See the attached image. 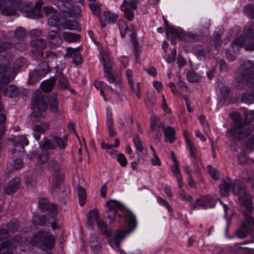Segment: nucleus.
I'll list each match as a JSON object with an SVG mask.
<instances>
[{"instance_id": "obj_55", "label": "nucleus", "mask_w": 254, "mask_h": 254, "mask_svg": "<svg viewBox=\"0 0 254 254\" xmlns=\"http://www.w3.org/2000/svg\"><path fill=\"white\" fill-rule=\"evenodd\" d=\"M208 172L211 177L215 180H218L219 178V174L216 169L212 168L211 166H208Z\"/></svg>"}, {"instance_id": "obj_63", "label": "nucleus", "mask_w": 254, "mask_h": 254, "mask_svg": "<svg viewBox=\"0 0 254 254\" xmlns=\"http://www.w3.org/2000/svg\"><path fill=\"white\" fill-rule=\"evenodd\" d=\"M179 194L182 200H188L190 202V204L191 202H193L192 201V197L190 194L186 193L184 190H182L180 192Z\"/></svg>"}, {"instance_id": "obj_57", "label": "nucleus", "mask_w": 254, "mask_h": 254, "mask_svg": "<svg viewBox=\"0 0 254 254\" xmlns=\"http://www.w3.org/2000/svg\"><path fill=\"white\" fill-rule=\"evenodd\" d=\"M12 47L17 50L23 51L26 49L27 45L23 42H19L14 44L13 45H12Z\"/></svg>"}, {"instance_id": "obj_50", "label": "nucleus", "mask_w": 254, "mask_h": 254, "mask_svg": "<svg viewBox=\"0 0 254 254\" xmlns=\"http://www.w3.org/2000/svg\"><path fill=\"white\" fill-rule=\"evenodd\" d=\"M157 202L162 206H164L166 207L168 211L170 212L172 211V208L170 206L168 202L166 201L165 199H164L163 198H162L160 196H156V197Z\"/></svg>"}, {"instance_id": "obj_6", "label": "nucleus", "mask_w": 254, "mask_h": 254, "mask_svg": "<svg viewBox=\"0 0 254 254\" xmlns=\"http://www.w3.org/2000/svg\"><path fill=\"white\" fill-rule=\"evenodd\" d=\"M12 3L15 4L18 10L23 12L25 16L31 19L41 18L43 16V13L41 8L43 4L41 0L38 1L34 5L27 1H23L22 0H10Z\"/></svg>"}, {"instance_id": "obj_19", "label": "nucleus", "mask_w": 254, "mask_h": 254, "mask_svg": "<svg viewBox=\"0 0 254 254\" xmlns=\"http://www.w3.org/2000/svg\"><path fill=\"white\" fill-rule=\"evenodd\" d=\"M20 183V179L19 177L12 179L5 188L6 193L10 194L16 192L19 188Z\"/></svg>"}, {"instance_id": "obj_35", "label": "nucleus", "mask_w": 254, "mask_h": 254, "mask_svg": "<svg viewBox=\"0 0 254 254\" xmlns=\"http://www.w3.org/2000/svg\"><path fill=\"white\" fill-rule=\"evenodd\" d=\"M62 26L64 29L71 30H78V23L75 21H66L62 24Z\"/></svg>"}, {"instance_id": "obj_4", "label": "nucleus", "mask_w": 254, "mask_h": 254, "mask_svg": "<svg viewBox=\"0 0 254 254\" xmlns=\"http://www.w3.org/2000/svg\"><path fill=\"white\" fill-rule=\"evenodd\" d=\"M50 138L44 137L43 143L40 145L41 152L37 157V162L39 164H43L49 159L50 153L48 150H53L58 148L61 151H64L67 146V135L61 136L55 132H52L50 133Z\"/></svg>"}, {"instance_id": "obj_7", "label": "nucleus", "mask_w": 254, "mask_h": 254, "mask_svg": "<svg viewBox=\"0 0 254 254\" xmlns=\"http://www.w3.org/2000/svg\"><path fill=\"white\" fill-rule=\"evenodd\" d=\"M31 240L34 246L39 247L43 250H51L55 245L56 236L39 231L33 235Z\"/></svg>"}, {"instance_id": "obj_1", "label": "nucleus", "mask_w": 254, "mask_h": 254, "mask_svg": "<svg viewBox=\"0 0 254 254\" xmlns=\"http://www.w3.org/2000/svg\"><path fill=\"white\" fill-rule=\"evenodd\" d=\"M108 207V217L109 223H119L122 221H126L129 230L124 231L122 229L117 230L114 237V242H110V246L114 248V246L119 249L121 242L128 234L132 232L136 227V218L133 212L127 209L121 202L110 200L106 203Z\"/></svg>"}, {"instance_id": "obj_41", "label": "nucleus", "mask_w": 254, "mask_h": 254, "mask_svg": "<svg viewBox=\"0 0 254 254\" xmlns=\"http://www.w3.org/2000/svg\"><path fill=\"white\" fill-rule=\"evenodd\" d=\"M38 207L42 211L48 210L50 207L48 200L45 198H41L39 199Z\"/></svg>"}, {"instance_id": "obj_64", "label": "nucleus", "mask_w": 254, "mask_h": 254, "mask_svg": "<svg viewBox=\"0 0 254 254\" xmlns=\"http://www.w3.org/2000/svg\"><path fill=\"white\" fill-rule=\"evenodd\" d=\"M153 157L151 159V162L153 166H160L161 161L156 153L153 154Z\"/></svg>"}, {"instance_id": "obj_49", "label": "nucleus", "mask_w": 254, "mask_h": 254, "mask_svg": "<svg viewBox=\"0 0 254 254\" xmlns=\"http://www.w3.org/2000/svg\"><path fill=\"white\" fill-rule=\"evenodd\" d=\"M133 142L134 144L135 148L139 152H142L143 150V145L142 142L140 140L138 136H136L133 139Z\"/></svg>"}, {"instance_id": "obj_14", "label": "nucleus", "mask_w": 254, "mask_h": 254, "mask_svg": "<svg viewBox=\"0 0 254 254\" xmlns=\"http://www.w3.org/2000/svg\"><path fill=\"white\" fill-rule=\"evenodd\" d=\"M14 148L12 150V154L14 155L18 152L23 153L24 152V147L29 144L28 139L24 135H17L14 138Z\"/></svg>"}, {"instance_id": "obj_53", "label": "nucleus", "mask_w": 254, "mask_h": 254, "mask_svg": "<svg viewBox=\"0 0 254 254\" xmlns=\"http://www.w3.org/2000/svg\"><path fill=\"white\" fill-rule=\"evenodd\" d=\"M25 64V59L23 57H19L17 58L13 65L14 69H20Z\"/></svg>"}, {"instance_id": "obj_8", "label": "nucleus", "mask_w": 254, "mask_h": 254, "mask_svg": "<svg viewBox=\"0 0 254 254\" xmlns=\"http://www.w3.org/2000/svg\"><path fill=\"white\" fill-rule=\"evenodd\" d=\"M100 56L102 59V64L104 67V75L107 78L110 83H114L117 85L121 82L119 77L114 75L110 71L112 68L113 64V59L109 55L108 51H99Z\"/></svg>"}, {"instance_id": "obj_9", "label": "nucleus", "mask_w": 254, "mask_h": 254, "mask_svg": "<svg viewBox=\"0 0 254 254\" xmlns=\"http://www.w3.org/2000/svg\"><path fill=\"white\" fill-rule=\"evenodd\" d=\"M235 183H233L232 181L229 178H227L222 181V184L219 186V190L221 195L223 196H228L230 192H232L234 195L239 196V199H242V195L246 194V187L245 186H238L237 190Z\"/></svg>"}, {"instance_id": "obj_12", "label": "nucleus", "mask_w": 254, "mask_h": 254, "mask_svg": "<svg viewBox=\"0 0 254 254\" xmlns=\"http://www.w3.org/2000/svg\"><path fill=\"white\" fill-rule=\"evenodd\" d=\"M169 31L176 37L186 42H195L199 40V37L196 34L185 32L176 28H170Z\"/></svg>"}, {"instance_id": "obj_21", "label": "nucleus", "mask_w": 254, "mask_h": 254, "mask_svg": "<svg viewBox=\"0 0 254 254\" xmlns=\"http://www.w3.org/2000/svg\"><path fill=\"white\" fill-rule=\"evenodd\" d=\"M165 135V141L170 143H173L176 139L175 136L176 131L175 129L170 126L165 127L163 129Z\"/></svg>"}, {"instance_id": "obj_28", "label": "nucleus", "mask_w": 254, "mask_h": 254, "mask_svg": "<svg viewBox=\"0 0 254 254\" xmlns=\"http://www.w3.org/2000/svg\"><path fill=\"white\" fill-rule=\"evenodd\" d=\"M246 42V38L244 36L242 35L236 38L234 40L233 43H232V47L234 51L235 49L237 51H239L241 47L244 45Z\"/></svg>"}, {"instance_id": "obj_39", "label": "nucleus", "mask_w": 254, "mask_h": 254, "mask_svg": "<svg viewBox=\"0 0 254 254\" xmlns=\"http://www.w3.org/2000/svg\"><path fill=\"white\" fill-rule=\"evenodd\" d=\"M15 37L18 40L23 39L26 36V30L23 27L17 28L14 31Z\"/></svg>"}, {"instance_id": "obj_3", "label": "nucleus", "mask_w": 254, "mask_h": 254, "mask_svg": "<svg viewBox=\"0 0 254 254\" xmlns=\"http://www.w3.org/2000/svg\"><path fill=\"white\" fill-rule=\"evenodd\" d=\"M235 77L238 83H247L250 91L245 92L242 100L247 104H251L254 100V63L247 61L235 72Z\"/></svg>"}, {"instance_id": "obj_13", "label": "nucleus", "mask_w": 254, "mask_h": 254, "mask_svg": "<svg viewBox=\"0 0 254 254\" xmlns=\"http://www.w3.org/2000/svg\"><path fill=\"white\" fill-rule=\"evenodd\" d=\"M56 215L54 213H50L46 214L41 217L34 216L33 217V223L35 225L43 226L48 221L51 224V227L55 230L57 228V225L55 223Z\"/></svg>"}, {"instance_id": "obj_36", "label": "nucleus", "mask_w": 254, "mask_h": 254, "mask_svg": "<svg viewBox=\"0 0 254 254\" xmlns=\"http://www.w3.org/2000/svg\"><path fill=\"white\" fill-rule=\"evenodd\" d=\"M121 10L124 12V16L128 21H131L134 16V10L130 8H127L125 7H121Z\"/></svg>"}, {"instance_id": "obj_30", "label": "nucleus", "mask_w": 254, "mask_h": 254, "mask_svg": "<svg viewBox=\"0 0 254 254\" xmlns=\"http://www.w3.org/2000/svg\"><path fill=\"white\" fill-rule=\"evenodd\" d=\"M35 69L39 73V75H41V76L43 77L50 71V68L49 65L45 62L41 63Z\"/></svg>"}, {"instance_id": "obj_24", "label": "nucleus", "mask_w": 254, "mask_h": 254, "mask_svg": "<svg viewBox=\"0 0 254 254\" xmlns=\"http://www.w3.org/2000/svg\"><path fill=\"white\" fill-rule=\"evenodd\" d=\"M251 233V229L246 224L243 223L241 227L236 232V236L240 239L246 237Z\"/></svg>"}, {"instance_id": "obj_46", "label": "nucleus", "mask_w": 254, "mask_h": 254, "mask_svg": "<svg viewBox=\"0 0 254 254\" xmlns=\"http://www.w3.org/2000/svg\"><path fill=\"white\" fill-rule=\"evenodd\" d=\"M133 72L131 69H127L126 71V77L127 79L128 83L129 85L130 88L135 91V88L133 86Z\"/></svg>"}, {"instance_id": "obj_42", "label": "nucleus", "mask_w": 254, "mask_h": 254, "mask_svg": "<svg viewBox=\"0 0 254 254\" xmlns=\"http://www.w3.org/2000/svg\"><path fill=\"white\" fill-rule=\"evenodd\" d=\"M54 81L53 80H46L42 82L41 87L42 89L45 92H49L53 88Z\"/></svg>"}, {"instance_id": "obj_48", "label": "nucleus", "mask_w": 254, "mask_h": 254, "mask_svg": "<svg viewBox=\"0 0 254 254\" xmlns=\"http://www.w3.org/2000/svg\"><path fill=\"white\" fill-rule=\"evenodd\" d=\"M116 158L118 162L122 167H126L127 163V159L123 153H119L116 154Z\"/></svg>"}, {"instance_id": "obj_11", "label": "nucleus", "mask_w": 254, "mask_h": 254, "mask_svg": "<svg viewBox=\"0 0 254 254\" xmlns=\"http://www.w3.org/2000/svg\"><path fill=\"white\" fill-rule=\"evenodd\" d=\"M19 226L18 221L16 218L12 219L7 225H3L0 229V241L9 239L10 233L16 232L18 230Z\"/></svg>"}, {"instance_id": "obj_10", "label": "nucleus", "mask_w": 254, "mask_h": 254, "mask_svg": "<svg viewBox=\"0 0 254 254\" xmlns=\"http://www.w3.org/2000/svg\"><path fill=\"white\" fill-rule=\"evenodd\" d=\"M216 204V202L213 197L207 195L196 199L194 202H191L190 209L191 211L196 209H206L214 207Z\"/></svg>"}, {"instance_id": "obj_37", "label": "nucleus", "mask_w": 254, "mask_h": 254, "mask_svg": "<svg viewBox=\"0 0 254 254\" xmlns=\"http://www.w3.org/2000/svg\"><path fill=\"white\" fill-rule=\"evenodd\" d=\"M234 251L239 252L241 254H253L254 251L247 247H242L239 244H236L234 247Z\"/></svg>"}, {"instance_id": "obj_44", "label": "nucleus", "mask_w": 254, "mask_h": 254, "mask_svg": "<svg viewBox=\"0 0 254 254\" xmlns=\"http://www.w3.org/2000/svg\"><path fill=\"white\" fill-rule=\"evenodd\" d=\"M244 13L251 18H254V5L248 4L244 7Z\"/></svg>"}, {"instance_id": "obj_61", "label": "nucleus", "mask_w": 254, "mask_h": 254, "mask_svg": "<svg viewBox=\"0 0 254 254\" xmlns=\"http://www.w3.org/2000/svg\"><path fill=\"white\" fill-rule=\"evenodd\" d=\"M72 63L75 65H79L82 63V56L81 55L75 53L72 56Z\"/></svg>"}, {"instance_id": "obj_17", "label": "nucleus", "mask_w": 254, "mask_h": 254, "mask_svg": "<svg viewBox=\"0 0 254 254\" xmlns=\"http://www.w3.org/2000/svg\"><path fill=\"white\" fill-rule=\"evenodd\" d=\"M31 46L34 49V51L39 53V55L43 56V50L46 48L47 46L46 41L42 38L35 39L31 41Z\"/></svg>"}, {"instance_id": "obj_60", "label": "nucleus", "mask_w": 254, "mask_h": 254, "mask_svg": "<svg viewBox=\"0 0 254 254\" xmlns=\"http://www.w3.org/2000/svg\"><path fill=\"white\" fill-rule=\"evenodd\" d=\"M171 170L173 174L175 176H178L181 175V170L179 168V164H173L171 167Z\"/></svg>"}, {"instance_id": "obj_52", "label": "nucleus", "mask_w": 254, "mask_h": 254, "mask_svg": "<svg viewBox=\"0 0 254 254\" xmlns=\"http://www.w3.org/2000/svg\"><path fill=\"white\" fill-rule=\"evenodd\" d=\"M107 126L108 128L114 127V119L112 117V113L110 110L107 109Z\"/></svg>"}, {"instance_id": "obj_16", "label": "nucleus", "mask_w": 254, "mask_h": 254, "mask_svg": "<svg viewBox=\"0 0 254 254\" xmlns=\"http://www.w3.org/2000/svg\"><path fill=\"white\" fill-rule=\"evenodd\" d=\"M9 241H13V243H18L17 246H19V248L21 251H25L31 248L34 245L32 244L31 239L23 238L21 237L16 236L9 240Z\"/></svg>"}, {"instance_id": "obj_45", "label": "nucleus", "mask_w": 254, "mask_h": 254, "mask_svg": "<svg viewBox=\"0 0 254 254\" xmlns=\"http://www.w3.org/2000/svg\"><path fill=\"white\" fill-rule=\"evenodd\" d=\"M97 224L100 231L103 234L105 235L106 236H109L110 235V232L108 229L107 225L104 221L101 220L100 221H99Z\"/></svg>"}, {"instance_id": "obj_56", "label": "nucleus", "mask_w": 254, "mask_h": 254, "mask_svg": "<svg viewBox=\"0 0 254 254\" xmlns=\"http://www.w3.org/2000/svg\"><path fill=\"white\" fill-rule=\"evenodd\" d=\"M59 82L63 89L69 88V83L67 78L64 77H61L59 81Z\"/></svg>"}, {"instance_id": "obj_31", "label": "nucleus", "mask_w": 254, "mask_h": 254, "mask_svg": "<svg viewBox=\"0 0 254 254\" xmlns=\"http://www.w3.org/2000/svg\"><path fill=\"white\" fill-rule=\"evenodd\" d=\"M105 20L108 23L112 24L116 22L118 17V15L111 11L106 10L104 12Z\"/></svg>"}, {"instance_id": "obj_15", "label": "nucleus", "mask_w": 254, "mask_h": 254, "mask_svg": "<svg viewBox=\"0 0 254 254\" xmlns=\"http://www.w3.org/2000/svg\"><path fill=\"white\" fill-rule=\"evenodd\" d=\"M60 2L62 3V6L63 8L62 11L66 13L65 16L67 17H76L79 14L80 10L78 7L72 6L70 2L68 1L64 2V0H61Z\"/></svg>"}, {"instance_id": "obj_54", "label": "nucleus", "mask_w": 254, "mask_h": 254, "mask_svg": "<svg viewBox=\"0 0 254 254\" xmlns=\"http://www.w3.org/2000/svg\"><path fill=\"white\" fill-rule=\"evenodd\" d=\"M54 181L53 182V187L55 189H58L61 185L62 181V177L61 175L59 176H54Z\"/></svg>"}, {"instance_id": "obj_22", "label": "nucleus", "mask_w": 254, "mask_h": 254, "mask_svg": "<svg viewBox=\"0 0 254 254\" xmlns=\"http://www.w3.org/2000/svg\"><path fill=\"white\" fill-rule=\"evenodd\" d=\"M48 168L50 173L53 176L61 175L60 173V165L58 162L55 160H51L49 162Z\"/></svg>"}, {"instance_id": "obj_32", "label": "nucleus", "mask_w": 254, "mask_h": 254, "mask_svg": "<svg viewBox=\"0 0 254 254\" xmlns=\"http://www.w3.org/2000/svg\"><path fill=\"white\" fill-rule=\"evenodd\" d=\"M187 77L188 81L192 83L199 82L201 79L200 75L193 70L188 72Z\"/></svg>"}, {"instance_id": "obj_29", "label": "nucleus", "mask_w": 254, "mask_h": 254, "mask_svg": "<svg viewBox=\"0 0 254 254\" xmlns=\"http://www.w3.org/2000/svg\"><path fill=\"white\" fill-rule=\"evenodd\" d=\"M64 39L68 43H73L77 41L80 38V35L69 32H64L63 34Z\"/></svg>"}, {"instance_id": "obj_62", "label": "nucleus", "mask_w": 254, "mask_h": 254, "mask_svg": "<svg viewBox=\"0 0 254 254\" xmlns=\"http://www.w3.org/2000/svg\"><path fill=\"white\" fill-rule=\"evenodd\" d=\"M219 69L221 72H227L228 71V66L226 63L223 60H220L218 62Z\"/></svg>"}, {"instance_id": "obj_18", "label": "nucleus", "mask_w": 254, "mask_h": 254, "mask_svg": "<svg viewBox=\"0 0 254 254\" xmlns=\"http://www.w3.org/2000/svg\"><path fill=\"white\" fill-rule=\"evenodd\" d=\"M150 127L153 132H155V136L159 138L162 134L160 128L163 129L165 128L162 123H158V118L155 115H152L150 119Z\"/></svg>"}, {"instance_id": "obj_58", "label": "nucleus", "mask_w": 254, "mask_h": 254, "mask_svg": "<svg viewBox=\"0 0 254 254\" xmlns=\"http://www.w3.org/2000/svg\"><path fill=\"white\" fill-rule=\"evenodd\" d=\"M42 30L40 29H33L29 31L28 34L31 38H35L41 36Z\"/></svg>"}, {"instance_id": "obj_34", "label": "nucleus", "mask_w": 254, "mask_h": 254, "mask_svg": "<svg viewBox=\"0 0 254 254\" xmlns=\"http://www.w3.org/2000/svg\"><path fill=\"white\" fill-rule=\"evenodd\" d=\"M10 4L9 6H5L2 10V13L7 15H12L16 13L18 8L15 6V4L12 3V2L9 0Z\"/></svg>"}, {"instance_id": "obj_47", "label": "nucleus", "mask_w": 254, "mask_h": 254, "mask_svg": "<svg viewBox=\"0 0 254 254\" xmlns=\"http://www.w3.org/2000/svg\"><path fill=\"white\" fill-rule=\"evenodd\" d=\"M37 182V178L34 176H28L25 178V183L27 187H32L34 186Z\"/></svg>"}, {"instance_id": "obj_26", "label": "nucleus", "mask_w": 254, "mask_h": 254, "mask_svg": "<svg viewBox=\"0 0 254 254\" xmlns=\"http://www.w3.org/2000/svg\"><path fill=\"white\" fill-rule=\"evenodd\" d=\"M76 190L79 203L80 206H83L85 204L86 200V190L83 188L79 185L77 186Z\"/></svg>"}, {"instance_id": "obj_43", "label": "nucleus", "mask_w": 254, "mask_h": 254, "mask_svg": "<svg viewBox=\"0 0 254 254\" xmlns=\"http://www.w3.org/2000/svg\"><path fill=\"white\" fill-rule=\"evenodd\" d=\"M137 5V0H124L121 6L136 9Z\"/></svg>"}, {"instance_id": "obj_25", "label": "nucleus", "mask_w": 254, "mask_h": 254, "mask_svg": "<svg viewBox=\"0 0 254 254\" xmlns=\"http://www.w3.org/2000/svg\"><path fill=\"white\" fill-rule=\"evenodd\" d=\"M48 24L54 27H56L57 30H60L62 27V23L60 18L58 17L57 13L55 15L50 16L48 19Z\"/></svg>"}, {"instance_id": "obj_5", "label": "nucleus", "mask_w": 254, "mask_h": 254, "mask_svg": "<svg viewBox=\"0 0 254 254\" xmlns=\"http://www.w3.org/2000/svg\"><path fill=\"white\" fill-rule=\"evenodd\" d=\"M251 120L254 121V111H251L248 115ZM233 119L237 123L235 126L227 129L226 135L228 137H233L238 140H242L254 131V125L247 124L246 120L243 123L239 122L241 120L239 115H236V118Z\"/></svg>"}, {"instance_id": "obj_38", "label": "nucleus", "mask_w": 254, "mask_h": 254, "mask_svg": "<svg viewBox=\"0 0 254 254\" xmlns=\"http://www.w3.org/2000/svg\"><path fill=\"white\" fill-rule=\"evenodd\" d=\"M50 125L48 122H42L40 124L36 125L34 127V130L39 133H44L49 129Z\"/></svg>"}, {"instance_id": "obj_59", "label": "nucleus", "mask_w": 254, "mask_h": 254, "mask_svg": "<svg viewBox=\"0 0 254 254\" xmlns=\"http://www.w3.org/2000/svg\"><path fill=\"white\" fill-rule=\"evenodd\" d=\"M63 43V39L60 36V35H59L56 38L53 39V41H52L50 44L54 47L56 48L57 47L60 46Z\"/></svg>"}, {"instance_id": "obj_23", "label": "nucleus", "mask_w": 254, "mask_h": 254, "mask_svg": "<svg viewBox=\"0 0 254 254\" xmlns=\"http://www.w3.org/2000/svg\"><path fill=\"white\" fill-rule=\"evenodd\" d=\"M23 163L20 159H16L13 160L9 159L7 162V169L9 171H13L19 169L22 167Z\"/></svg>"}, {"instance_id": "obj_51", "label": "nucleus", "mask_w": 254, "mask_h": 254, "mask_svg": "<svg viewBox=\"0 0 254 254\" xmlns=\"http://www.w3.org/2000/svg\"><path fill=\"white\" fill-rule=\"evenodd\" d=\"M43 10L45 14L48 18L52 15H55L57 13V11L50 6H44Z\"/></svg>"}, {"instance_id": "obj_33", "label": "nucleus", "mask_w": 254, "mask_h": 254, "mask_svg": "<svg viewBox=\"0 0 254 254\" xmlns=\"http://www.w3.org/2000/svg\"><path fill=\"white\" fill-rule=\"evenodd\" d=\"M43 76L39 75L37 71L35 69L33 71L29 74L28 82L30 84H34L37 81H39Z\"/></svg>"}, {"instance_id": "obj_40", "label": "nucleus", "mask_w": 254, "mask_h": 254, "mask_svg": "<svg viewBox=\"0 0 254 254\" xmlns=\"http://www.w3.org/2000/svg\"><path fill=\"white\" fill-rule=\"evenodd\" d=\"M186 145L187 148L189 149L190 156L193 158H195L197 150L194 143L190 140H188Z\"/></svg>"}, {"instance_id": "obj_20", "label": "nucleus", "mask_w": 254, "mask_h": 254, "mask_svg": "<svg viewBox=\"0 0 254 254\" xmlns=\"http://www.w3.org/2000/svg\"><path fill=\"white\" fill-rule=\"evenodd\" d=\"M101 220L99 219L98 212L96 210H91L88 213V221L86 223L88 229H91L94 224H97Z\"/></svg>"}, {"instance_id": "obj_2", "label": "nucleus", "mask_w": 254, "mask_h": 254, "mask_svg": "<svg viewBox=\"0 0 254 254\" xmlns=\"http://www.w3.org/2000/svg\"><path fill=\"white\" fill-rule=\"evenodd\" d=\"M47 102L50 104V110L53 113L58 111V95L53 93L47 96L41 94H35L32 98L31 107L33 110H37L33 112L29 116L30 120L32 122H40L44 117L43 112L47 108Z\"/></svg>"}, {"instance_id": "obj_27", "label": "nucleus", "mask_w": 254, "mask_h": 254, "mask_svg": "<svg viewBox=\"0 0 254 254\" xmlns=\"http://www.w3.org/2000/svg\"><path fill=\"white\" fill-rule=\"evenodd\" d=\"M244 37L250 40H254V24L250 23L244 28Z\"/></svg>"}]
</instances>
